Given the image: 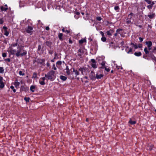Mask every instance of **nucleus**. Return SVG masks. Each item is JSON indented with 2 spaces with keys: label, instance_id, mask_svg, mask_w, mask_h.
I'll use <instances>...</instances> for the list:
<instances>
[{
  "label": "nucleus",
  "instance_id": "1",
  "mask_svg": "<svg viewBox=\"0 0 156 156\" xmlns=\"http://www.w3.org/2000/svg\"><path fill=\"white\" fill-rule=\"evenodd\" d=\"M23 47L18 45L17 50L13 49L11 47H9L8 50L9 54L15 55L17 57L26 56L27 54V51L23 49Z\"/></svg>",
  "mask_w": 156,
  "mask_h": 156
},
{
  "label": "nucleus",
  "instance_id": "2",
  "mask_svg": "<svg viewBox=\"0 0 156 156\" xmlns=\"http://www.w3.org/2000/svg\"><path fill=\"white\" fill-rule=\"evenodd\" d=\"M71 69H64L63 70V71L65 73H66V74L68 75L72 74L73 76H74L75 77L79 74V72L77 69H73V71L71 70Z\"/></svg>",
  "mask_w": 156,
  "mask_h": 156
},
{
  "label": "nucleus",
  "instance_id": "3",
  "mask_svg": "<svg viewBox=\"0 0 156 156\" xmlns=\"http://www.w3.org/2000/svg\"><path fill=\"white\" fill-rule=\"evenodd\" d=\"M45 77L48 80L53 81L56 78L55 72L53 70L45 74Z\"/></svg>",
  "mask_w": 156,
  "mask_h": 156
},
{
  "label": "nucleus",
  "instance_id": "4",
  "mask_svg": "<svg viewBox=\"0 0 156 156\" xmlns=\"http://www.w3.org/2000/svg\"><path fill=\"white\" fill-rule=\"evenodd\" d=\"M135 15L132 12H131L128 15L126 20V23L127 24H131L133 23L134 20Z\"/></svg>",
  "mask_w": 156,
  "mask_h": 156
},
{
  "label": "nucleus",
  "instance_id": "5",
  "mask_svg": "<svg viewBox=\"0 0 156 156\" xmlns=\"http://www.w3.org/2000/svg\"><path fill=\"white\" fill-rule=\"evenodd\" d=\"M144 1L149 4V5L147 6V8L149 9H151L153 5L155 3L154 2V1L152 2L150 0H144Z\"/></svg>",
  "mask_w": 156,
  "mask_h": 156
},
{
  "label": "nucleus",
  "instance_id": "6",
  "mask_svg": "<svg viewBox=\"0 0 156 156\" xmlns=\"http://www.w3.org/2000/svg\"><path fill=\"white\" fill-rule=\"evenodd\" d=\"M97 60H98L99 64H101L102 66L100 68H107L105 66V62L103 61L101 58L99 57L97 59Z\"/></svg>",
  "mask_w": 156,
  "mask_h": 156
},
{
  "label": "nucleus",
  "instance_id": "7",
  "mask_svg": "<svg viewBox=\"0 0 156 156\" xmlns=\"http://www.w3.org/2000/svg\"><path fill=\"white\" fill-rule=\"evenodd\" d=\"M89 77L91 80H95L96 79V76L94 72L92 71H91Z\"/></svg>",
  "mask_w": 156,
  "mask_h": 156
},
{
  "label": "nucleus",
  "instance_id": "8",
  "mask_svg": "<svg viewBox=\"0 0 156 156\" xmlns=\"http://www.w3.org/2000/svg\"><path fill=\"white\" fill-rule=\"evenodd\" d=\"M91 64L90 65L92 67L94 68H97L96 66V62L95 59H92L91 60Z\"/></svg>",
  "mask_w": 156,
  "mask_h": 156
},
{
  "label": "nucleus",
  "instance_id": "9",
  "mask_svg": "<svg viewBox=\"0 0 156 156\" xmlns=\"http://www.w3.org/2000/svg\"><path fill=\"white\" fill-rule=\"evenodd\" d=\"M4 86L5 84L3 81V78L0 76V88L2 89L4 87Z\"/></svg>",
  "mask_w": 156,
  "mask_h": 156
},
{
  "label": "nucleus",
  "instance_id": "10",
  "mask_svg": "<svg viewBox=\"0 0 156 156\" xmlns=\"http://www.w3.org/2000/svg\"><path fill=\"white\" fill-rule=\"evenodd\" d=\"M155 16L156 15L154 13L151 12L149 13L147 16L150 19H153L155 17Z\"/></svg>",
  "mask_w": 156,
  "mask_h": 156
},
{
  "label": "nucleus",
  "instance_id": "11",
  "mask_svg": "<svg viewBox=\"0 0 156 156\" xmlns=\"http://www.w3.org/2000/svg\"><path fill=\"white\" fill-rule=\"evenodd\" d=\"M45 77H43L40 78L39 80V82L41 85H43L45 84L44 80H45Z\"/></svg>",
  "mask_w": 156,
  "mask_h": 156
},
{
  "label": "nucleus",
  "instance_id": "12",
  "mask_svg": "<svg viewBox=\"0 0 156 156\" xmlns=\"http://www.w3.org/2000/svg\"><path fill=\"white\" fill-rule=\"evenodd\" d=\"M33 28L32 27L28 26L27 28L26 29V32L28 34L32 33Z\"/></svg>",
  "mask_w": 156,
  "mask_h": 156
},
{
  "label": "nucleus",
  "instance_id": "13",
  "mask_svg": "<svg viewBox=\"0 0 156 156\" xmlns=\"http://www.w3.org/2000/svg\"><path fill=\"white\" fill-rule=\"evenodd\" d=\"M78 55L79 56L80 58H81L82 55L83 54V49L82 48H80L78 51Z\"/></svg>",
  "mask_w": 156,
  "mask_h": 156
},
{
  "label": "nucleus",
  "instance_id": "14",
  "mask_svg": "<svg viewBox=\"0 0 156 156\" xmlns=\"http://www.w3.org/2000/svg\"><path fill=\"white\" fill-rule=\"evenodd\" d=\"M3 29L4 30V34L7 36L9 34V32L7 31V28L6 27L4 26Z\"/></svg>",
  "mask_w": 156,
  "mask_h": 156
},
{
  "label": "nucleus",
  "instance_id": "15",
  "mask_svg": "<svg viewBox=\"0 0 156 156\" xmlns=\"http://www.w3.org/2000/svg\"><path fill=\"white\" fill-rule=\"evenodd\" d=\"M28 90V89L27 87H25L23 86H22L21 87L20 89V91H25V92H27V90Z\"/></svg>",
  "mask_w": 156,
  "mask_h": 156
},
{
  "label": "nucleus",
  "instance_id": "16",
  "mask_svg": "<svg viewBox=\"0 0 156 156\" xmlns=\"http://www.w3.org/2000/svg\"><path fill=\"white\" fill-rule=\"evenodd\" d=\"M148 48L151 47L152 45V42L151 41H148L145 42Z\"/></svg>",
  "mask_w": 156,
  "mask_h": 156
},
{
  "label": "nucleus",
  "instance_id": "17",
  "mask_svg": "<svg viewBox=\"0 0 156 156\" xmlns=\"http://www.w3.org/2000/svg\"><path fill=\"white\" fill-rule=\"evenodd\" d=\"M79 70H80L81 71H84L86 73V75H87L90 72V71L89 70V69H79Z\"/></svg>",
  "mask_w": 156,
  "mask_h": 156
},
{
  "label": "nucleus",
  "instance_id": "18",
  "mask_svg": "<svg viewBox=\"0 0 156 156\" xmlns=\"http://www.w3.org/2000/svg\"><path fill=\"white\" fill-rule=\"evenodd\" d=\"M104 76L103 74H99L98 73H97L96 76V79H100L102 77Z\"/></svg>",
  "mask_w": 156,
  "mask_h": 156
},
{
  "label": "nucleus",
  "instance_id": "19",
  "mask_svg": "<svg viewBox=\"0 0 156 156\" xmlns=\"http://www.w3.org/2000/svg\"><path fill=\"white\" fill-rule=\"evenodd\" d=\"M109 46L112 48L115 49V44L113 42H111L109 43Z\"/></svg>",
  "mask_w": 156,
  "mask_h": 156
},
{
  "label": "nucleus",
  "instance_id": "20",
  "mask_svg": "<svg viewBox=\"0 0 156 156\" xmlns=\"http://www.w3.org/2000/svg\"><path fill=\"white\" fill-rule=\"evenodd\" d=\"M128 123L131 125H134L136 124V122L135 121L132 120L130 118L128 122Z\"/></svg>",
  "mask_w": 156,
  "mask_h": 156
},
{
  "label": "nucleus",
  "instance_id": "21",
  "mask_svg": "<svg viewBox=\"0 0 156 156\" xmlns=\"http://www.w3.org/2000/svg\"><path fill=\"white\" fill-rule=\"evenodd\" d=\"M14 85L15 87L17 88L19 87L20 85V83L18 81H16L14 83Z\"/></svg>",
  "mask_w": 156,
  "mask_h": 156
},
{
  "label": "nucleus",
  "instance_id": "22",
  "mask_svg": "<svg viewBox=\"0 0 156 156\" xmlns=\"http://www.w3.org/2000/svg\"><path fill=\"white\" fill-rule=\"evenodd\" d=\"M113 32V31L112 30H110L109 31H107L106 32V33L108 35L111 36Z\"/></svg>",
  "mask_w": 156,
  "mask_h": 156
},
{
  "label": "nucleus",
  "instance_id": "23",
  "mask_svg": "<svg viewBox=\"0 0 156 156\" xmlns=\"http://www.w3.org/2000/svg\"><path fill=\"white\" fill-rule=\"evenodd\" d=\"M129 48V47L128 46H127L126 47V51L128 53H129L131 52H132V50H133L132 48H130L129 50L128 51L127 49L128 48Z\"/></svg>",
  "mask_w": 156,
  "mask_h": 156
},
{
  "label": "nucleus",
  "instance_id": "24",
  "mask_svg": "<svg viewBox=\"0 0 156 156\" xmlns=\"http://www.w3.org/2000/svg\"><path fill=\"white\" fill-rule=\"evenodd\" d=\"M60 78L63 81H66L67 79V77L66 76L62 75H61L60 76Z\"/></svg>",
  "mask_w": 156,
  "mask_h": 156
},
{
  "label": "nucleus",
  "instance_id": "25",
  "mask_svg": "<svg viewBox=\"0 0 156 156\" xmlns=\"http://www.w3.org/2000/svg\"><path fill=\"white\" fill-rule=\"evenodd\" d=\"M0 8L2 11H6L8 9V8L7 7H4L3 6H0Z\"/></svg>",
  "mask_w": 156,
  "mask_h": 156
},
{
  "label": "nucleus",
  "instance_id": "26",
  "mask_svg": "<svg viewBox=\"0 0 156 156\" xmlns=\"http://www.w3.org/2000/svg\"><path fill=\"white\" fill-rule=\"evenodd\" d=\"M79 43L80 44H82L83 43L86 42V40L85 39H83L79 41Z\"/></svg>",
  "mask_w": 156,
  "mask_h": 156
},
{
  "label": "nucleus",
  "instance_id": "27",
  "mask_svg": "<svg viewBox=\"0 0 156 156\" xmlns=\"http://www.w3.org/2000/svg\"><path fill=\"white\" fill-rule=\"evenodd\" d=\"M52 43L51 42L47 41L46 42V44L47 46L51 48V47Z\"/></svg>",
  "mask_w": 156,
  "mask_h": 156
},
{
  "label": "nucleus",
  "instance_id": "28",
  "mask_svg": "<svg viewBox=\"0 0 156 156\" xmlns=\"http://www.w3.org/2000/svg\"><path fill=\"white\" fill-rule=\"evenodd\" d=\"M18 39H17L16 40V42L15 44H12L11 46H10V47H11L12 48V47H16V46H18V42H17V41H18Z\"/></svg>",
  "mask_w": 156,
  "mask_h": 156
},
{
  "label": "nucleus",
  "instance_id": "29",
  "mask_svg": "<svg viewBox=\"0 0 156 156\" xmlns=\"http://www.w3.org/2000/svg\"><path fill=\"white\" fill-rule=\"evenodd\" d=\"M63 34L62 33H59L58 34V37L60 41H62L63 40L62 36H63Z\"/></svg>",
  "mask_w": 156,
  "mask_h": 156
},
{
  "label": "nucleus",
  "instance_id": "30",
  "mask_svg": "<svg viewBox=\"0 0 156 156\" xmlns=\"http://www.w3.org/2000/svg\"><path fill=\"white\" fill-rule=\"evenodd\" d=\"M35 85H33L31 86L30 87V90L32 92H34V89H35Z\"/></svg>",
  "mask_w": 156,
  "mask_h": 156
},
{
  "label": "nucleus",
  "instance_id": "31",
  "mask_svg": "<svg viewBox=\"0 0 156 156\" xmlns=\"http://www.w3.org/2000/svg\"><path fill=\"white\" fill-rule=\"evenodd\" d=\"M134 55L137 56H140L142 54L140 52H135L134 53Z\"/></svg>",
  "mask_w": 156,
  "mask_h": 156
},
{
  "label": "nucleus",
  "instance_id": "32",
  "mask_svg": "<svg viewBox=\"0 0 156 156\" xmlns=\"http://www.w3.org/2000/svg\"><path fill=\"white\" fill-rule=\"evenodd\" d=\"M44 59H40V60H39V61L38 62L41 64H44Z\"/></svg>",
  "mask_w": 156,
  "mask_h": 156
},
{
  "label": "nucleus",
  "instance_id": "33",
  "mask_svg": "<svg viewBox=\"0 0 156 156\" xmlns=\"http://www.w3.org/2000/svg\"><path fill=\"white\" fill-rule=\"evenodd\" d=\"M144 51L146 54L147 55L149 53V51H148V48H147V47H145L144 48Z\"/></svg>",
  "mask_w": 156,
  "mask_h": 156
},
{
  "label": "nucleus",
  "instance_id": "34",
  "mask_svg": "<svg viewBox=\"0 0 156 156\" xmlns=\"http://www.w3.org/2000/svg\"><path fill=\"white\" fill-rule=\"evenodd\" d=\"M24 100L25 101L27 102H29L30 101V98L29 97H25L24 98Z\"/></svg>",
  "mask_w": 156,
  "mask_h": 156
},
{
  "label": "nucleus",
  "instance_id": "35",
  "mask_svg": "<svg viewBox=\"0 0 156 156\" xmlns=\"http://www.w3.org/2000/svg\"><path fill=\"white\" fill-rule=\"evenodd\" d=\"M114 9L117 12H119V7L118 6H115L114 7Z\"/></svg>",
  "mask_w": 156,
  "mask_h": 156
},
{
  "label": "nucleus",
  "instance_id": "36",
  "mask_svg": "<svg viewBox=\"0 0 156 156\" xmlns=\"http://www.w3.org/2000/svg\"><path fill=\"white\" fill-rule=\"evenodd\" d=\"M10 88H11V89H12V90H13V92H14V93H15V92H16V89L14 88V86H10Z\"/></svg>",
  "mask_w": 156,
  "mask_h": 156
},
{
  "label": "nucleus",
  "instance_id": "37",
  "mask_svg": "<svg viewBox=\"0 0 156 156\" xmlns=\"http://www.w3.org/2000/svg\"><path fill=\"white\" fill-rule=\"evenodd\" d=\"M70 32H71V31H70V30H67L66 29L65 33L66 34H69Z\"/></svg>",
  "mask_w": 156,
  "mask_h": 156
},
{
  "label": "nucleus",
  "instance_id": "38",
  "mask_svg": "<svg viewBox=\"0 0 156 156\" xmlns=\"http://www.w3.org/2000/svg\"><path fill=\"white\" fill-rule=\"evenodd\" d=\"M106 39L105 37H102L101 38V40L103 42H105L106 41Z\"/></svg>",
  "mask_w": 156,
  "mask_h": 156
},
{
  "label": "nucleus",
  "instance_id": "39",
  "mask_svg": "<svg viewBox=\"0 0 156 156\" xmlns=\"http://www.w3.org/2000/svg\"><path fill=\"white\" fill-rule=\"evenodd\" d=\"M122 29H118L116 30V32L119 34H120V31H122Z\"/></svg>",
  "mask_w": 156,
  "mask_h": 156
},
{
  "label": "nucleus",
  "instance_id": "40",
  "mask_svg": "<svg viewBox=\"0 0 156 156\" xmlns=\"http://www.w3.org/2000/svg\"><path fill=\"white\" fill-rule=\"evenodd\" d=\"M37 74L36 73H33L32 78H35L37 77Z\"/></svg>",
  "mask_w": 156,
  "mask_h": 156
},
{
  "label": "nucleus",
  "instance_id": "41",
  "mask_svg": "<svg viewBox=\"0 0 156 156\" xmlns=\"http://www.w3.org/2000/svg\"><path fill=\"white\" fill-rule=\"evenodd\" d=\"M19 74L20 75L22 76H23L25 75V73H23L21 71H19Z\"/></svg>",
  "mask_w": 156,
  "mask_h": 156
},
{
  "label": "nucleus",
  "instance_id": "42",
  "mask_svg": "<svg viewBox=\"0 0 156 156\" xmlns=\"http://www.w3.org/2000/svg\"><path fill=\"white\" fill-rule=\"evenodd\" d=\"M102 18L100 16H98L96 18V20L98 21H100L101 20Z\"/></svg>",
  "mask_w": 156,
  "mask_h": 156
},
{
  "label": "nucleus",
  "instance_id": "43",
  "mask_svg": "<svg viewBox=\"0 0 156 156\" xmlns=\"http://www.w3.org/2000/svg\"><path fill=\"white\" fill-rule=\"evenodd\" d=\"M3 23V18H0V24H2Z\"/></svg>",
  "mask_w": 156,
  "mask_h": 156
},
{
  "label": "nucleus",
  "instance_id": "44",
  "mask_svg": "<svg viewBox=\"0 0 156 156\" xmlns=\"http://www.w3.org/2000/svg\"><path fill=\"white\" fill-rule=\"evenodd\" d=\"M2 57L4 58L5 57H6L7 54L5 53H3L2 54Z\"/></svg>",
  "mask_w": 156,
  "mask_h": 156
},
{
  "label": "nucleus",
  "instance_id": "45",
  "mask_svg": "<svg viewBox=\"0 0 156 156\" xmlns=\"http://www.w3.org/2000/svg\"><path fill=\"white\" fill-rule=\"evenodd\" d=\"M100 33L102 37H104V34L102 31H100Z\"/></svg>",
  "mask_w": 156,
  "mask_h": 156
},
{
  "label": "nucleus",
  "instance_id": "46",
  "mask_svg": "<svg viewBox=\"0 0 156 156\" xmlns=\"http://www.w3.org/2000/svg\"><path fill=\"white\" fill-rule=\"evenodd\" d=\"M48 52L51 55L53 53V51L51 50H49L48 51Z\"/></svg>",
  "mask_w": 156,
  "mask_h": 156
},
{
  "label": "nucleus",
  "instance_id": "47",
  "mask_svg": "<svg viewBox=\"0 0 156 156\" xmlns=\"http://www.w3.org/2000/svg\"><path fill=\"white\" fill-rule=\"evenodd\" d=\"M62 64V62L61 61H58L57 62V64L58 65H60Z\"/></svg>",
  "mask_w": 156,
  "mask_h": 156
},
{
  "label": "nucleus",
  "instance_id": "48",
  "mask_svg": "<svg viewBox=\"0 0 156 156\" xmlns=\"http://www.w3.org/2000/svg\"><path fill=\"white\" fill-rule=\"evenodd\" d=\"M138 47L139 48H142V44H139Z\"/></svg>",
  "mask_w": 156,
  "mask_h": 156
},
{
  "label": "nucleus",
  "instance_id": "49",
  "mask_svg": "<svg viewBox=\"0 0 156 156\" xmlns=\"http://www.w3.org/2000/svg\"><path fill=\"white\" fill-rule=\"evenodd\" d=\"M156 51V47H154L153 50L152 52L153 53H155Z\"/></svg>",
  "mask_w": 156,
  "mask_h": 156
},
{
  "label": "nucleus",
  "instance_id": "50",
  "mask_svg": "<svg viewBox=\"0 0 156 156\" xmlns=\"http://www.w3.org/2000/svg\"><path fill=\"white\" fill-rule=\"evenodd\" d=\"M139 39L140 41V42H141L143 41V38L142 37H139Z\"/></svg>",
  "mask_w": 156,
  "mask_h": 156
},
{
  "label": "nucleus",
  "instance_id": "51",
  "mask_svg": "<svg viewBox=\"0 0 156 156\" xmlns=\"http://www.w3.org/2000/svg\"><path fill=\"white\" fill-rule=\"evenodd\" d=\"M133 47L135 49H136L138 48V46L136 44Z\"/></svg>",
  "mask_w": 156,
  "mask_h": 156
},
{
  "label": "nucleus",
  "instance_id": "52",
  "mask_svg": "<svg viewBox=\"0 0 156 156\" xmlns=\"http://www.w3.org/2000/svg\"><path fill=\"white\" fill-rule=\"evenodd\" d=\"M5 61H8V62H10V59L9 58H7L5 59Z\"/></svg>",
  "mask_w": 156,
  "mask_h": 156
},
{
  "label": "nucleus",
  "instance_id": "53",
  "mask_svg": "<svg viewBox=\"0 0 156 156\" xmlns=\"http://www.w3.org/2000/svg\"><path fill=\"white\" fill-rule=\"evenodd\" d=\"M4 69H0V73H2L4 72Z\"/></svg>",
  "mask_w": 156,
  "mask_h": 156
},
{
  "label": "nucleus",
  "instance_id": "54",
  "mask_svg": "<svg viewBox=\"0 0 156 156\" xmlns=\"http://www.w3.org/2000/svg\"><path fill=\"white\" fill-rule=\"evenodd\" d=\"M46 65H47V67H49L50 66V63L48 62H47Z\"/></svg>",
  "mask_w": 156,
  "mask_h": 156
},
{
  "label": "nucleus",
  "instance_id": "55",
  "mask_svg": "<svg viewBox=\"0 0 156 156\" xmlns=\"http://www.w3.org/2000/svg\"><path fill=\"white\" fill-rule=\"evenodd\" d=\"M65 30H66V29L64 28H63L62 29V31L63 32H65Z\"/></svg>",
  "mask_w": 156,
  "mask_h": 156
},
{
  "label": "nucleus",
  "instance_id": "56",
  "mask_svg": "<svg viewBox=\"0 0 156 156\" xmlns=\"http://www.w3.org/2000/svg\"><path fill=\"white\" fill-rule=\"evenodd\" d=\"M69 44H71L73 43L72 41L70 39H69Z\"/></svg>",
  "mask_w": 156,
  "mask_h": 156
},
{
  "label": "nucleus",
  "instance_id": "57",
  "mask_svg": "<svg viewBox=\"0 0 156 156\" xmlns=\"http://www.w3.org/2000/svg\"><path fill=\"white\" fill-rule=\"evenodd\" d=\"M45 29L47 30H48L49 29V28L48 27H46Z\"/></svg>",
  "mask_w": 156,
  "mask_h": 156
},
{
  "label": "nucleus",
  "instance_id": "58",
  "mask_svg": "<svg viewBox=\"0 0 156 156\" xmlns=\"http://www.w3.org/2000/svg\"><path fill=\"white\" fill-rule=\"evenodd\" d=\"M41 48V46L40 45H39L38 47V50H40Z\"/></svg>",
  "mask_w": 156,
  "mask_h": 156
},
{
  "label": "nucleus",
  "instance_id": "59",
  "mask_svg": "<svg viewBox=\"0 0 156 156\" xmlns=\"http://www.w3.org/2000/svg\"><path fill=\"white\" fill-rule=\"evenodd\" d=\"M105 70L107 72H109L110 70V69H105Z\"/></svg>",
  "mask_w": 156,
  "mask_h": 156
},
{
  "label": "nucleus",
  "instance_id": "60",
  "mask_svg": "<svg viewBox=\"0 0 156 156\" xmlns=\"http://www.w3.org/2000/svg\"><path fill=\"white\" fill-rule=\"evenodd\" d=\"M135 44H134V43H131V44H130V45H133V46L135 45Z\"/></svg>",
  "mask_w": 156,
  "mask_h": 156
},
{
  "label": "nucleus",
  "instance_id": "61",
  "mask_svg": "<svg viewBox=\"0 0 156 156\" xmlns=\"http://www.w3.org/2000/svg\"><path fill=\"white\" fill-rule=\"evenodd\" d=\"M137 26H138L139 27H140V28H141L142 27V26L141 25H137Z\"/></svg>",
  "mask_w": 156,
  "mask_h": 156
},
{
  "label": "nucleus",
  "instance_id": "62",
  "mask_svg": "<svg viewBox=\"0 0 156 156\" xmlns=\"http://www.w3.org/2000/svg\"><path fill=\"white\" fill-rule=\"evenodd\" d=\"M106 22L107 23V24H106L107 25L108 24H110V23H109V22L108 21H107Z\"/></svg>",
  "mask_w": 156,
  "mask_h": 156
},
{
  "label": "nucleus",
  "instance_id": "63",
  "mask_svg": "<svg viewBox=\"0 0 156 156\" xmlns=\"http://www.w3.org/2000/svg\"><path fill=\"white\" fill-rule=\"evenodd\" d=\"M117 34H118V33L116 32V33H115V34H114V35L115 36H117Z\"/></svg>",
  "mask_w": 156,
  "mask_h": 156
},
{
  "label": "nucleus",
  "instance_id": "64",
  "mask_svg": "<svg viewBox=\"0 0 156 156\" xmlns=\"http://www.w3.org/2000/svg\"><path fill=\"white\" fill-rule=\"evenodd\" d=\"M124 43V42L123 41H122L121 43V44H122V45H123Z\"/></svg>",
  "mask_w": 156,
  "mask_h": 156
}]
</instances>
